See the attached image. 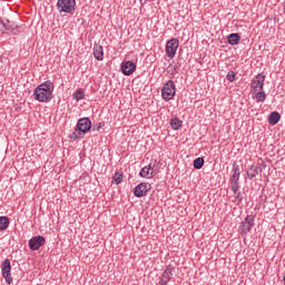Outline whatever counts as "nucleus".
Masks as SVG:
<instances>
[{"label":"nucleus","instance_id":"obj_1","mask_svg":"<svg viewBox=\"0 0 285 285\" xmlns=\"http://www.w3.org/2000/svg\"><path fill=\"white\" fill-rule=\"evenodd\" d=\"M52 92H55V83L47 80L35 89L33 98L40 104H49L52 101Z\"/></svg>","mask_w":285,"mask_h":285},{"label":"nucleus","instance_id":"obj_2","mask_svg":"<svg viewBox=\"0 0 285 285\" xmlns=\"http://www.w3.org/2000/svg\"><path fill=\"white\" fill-rule=\"evenodd\" d=\"M90 128H92V121L90 120V118L85 117L78 119L73 132L70 134V139H73V141H77V139H83V135H86V132H89Z\"/></svg>","mask_w":285,"mask_h":285},{"label":"nucleus","instance_id":"obj_3","mask_svg":"<svg viewBox=\"0 0 285 285\" xmlns=\"http://www.w3.org/2000/svg\"><path fill=\"white\" fill-rule=\"evenodd\" d=\"M57 10L60 14H75L77 10V0H58Z\"/></svg>","mask_w":285,"mask_h":285},{"label":"nucleus","instance_id":"obj_4","mask_svg":"<svg viewBox=\"0 0 285 285\" xmlns=\"http://www.w3.org/2000/svg\"><path fill=\"white\" fill-rule=\"evenodd\" d=\"M232 173L233 175L229 178L230 188L233 193H237L239 190V177H242L237 163L233 164Z\"/></svg>","mask_w":285,"mask_h":285},{"label":"nucleus","instance_id":"obj_5","mask_svg":"<svg viewBox=\"0 0 285 285\" xmlns=\"http://www.w3.org/2000/svg\"><path fill=\"white\" fill-rule=\"evenodd\" d=\"M176 87L175 82L173 80H168L161 89V97L165 99V101H170V99H174L176 95Z\"/></svg>","mask_w":285,"mask_h":285},{"label":"nucleus","instance_id":"obj_6","mask_svg":"<svg viewBox=\"0 0 285 285\" xmlns=\"http://www.w3.org/2000/svg\"><path fill=\"white\" fill-rule=\"evenodd\" d=\"M255 226V216L248 215L239 225L240 235H248L253 227Z\"/></svg>","mask_w":285,"mask_h":285},{"label":"nucleus","instance_id":"obj_7","mask_svg":"<svg viewBox=\"0 0 285 285\" xmlns=\"http://www.w3.org/2000/svg\"><path fill=\"white\" fill-rule=\"evenodd\" d=\"M179 48V40L177 38H173L166 42V55L170 59H175L177 55V49Z\"/></svg>","mask_w":285,"mask_h":285},{"label":"nucleus","instance_id":"obj_8","mask_svg":"<svg viewBox=\"0 0 285 285\" xmlns=\"http://www.w3.org/2000/svg\"><path fill=\"white\" fill-rule=\"evenodd\" d=\"M264 81H266V76H264L263 73H258L257 76H255L250 83L252 92H257V90H263Z\"/></svg>","mask_w":285,"mask_h":285},{"label":"nucleus","instance_id":"obj_9","mask_svg":"<svg viewBox=\"0 0 285 285\" xmlns=\"http://www.w3.org/2000/svg\"><path fill=\"white\" fill-rule=\"evenodd\" d=\"M120 70L125 77H130L137 70V65L130 60H124L120 65Z\"/></svg>","mask_w":285,"mask_h":285},{"label":"nucleus","instance_id":"obj_10","mask_svg":"<svg viewBox=\"0 0 285 285\" xmlns=\"http://www.w3.org/2000/svg\"><path fill=\"white\" fill-rule=\"evenodd\" d=\"M2 277H4L7 284H12V276L10 272L12 271V265L10 264V259H4L1 264Z\"/></svg>","mask_w":285,"mask_h":285},{"label":"nucleus","instance_id":"obj_11","mask_svg":"<svg viewBox=\"0 0 285 285\" xmlns=\"http://www.w3.org/2000/svg\"><path fill=\"white\" fill-rule=\"evenodd\" d=\"M41 246H46V238L43 236H33L29 239L30 250H39Z\"/></svg>","mask_w":285,"mask_h":285},{"label":"nucleus","instance_id":"obj_12","mask_svg":"<svg viewBox=\"0 0 285 285\" xmlns=\"http://www.w3.org/2000/svg\"><path fill=\"white\" fill-rule=\"evenodd\" d=\"M175 267L173 265H167L159 278V285H168V282L173 278V272Z\"/></svg>","mask_w":285,"mask_h":285},{"label":"nucleus","instance_id":"obj_13","mask_svg":"<svg viewBox=\"0 0 285 285\" xmlns=\"http://www.w3.org/2000/svg\"><path fill=\"white\" fill-rule=\"evenodd\" d=\"M151 186L148 183H140L134 188L135 197H146L148 195V190H150Z\"/></svg>","mask_w":285,"mask_h":285},{"label":"nucleus","instance_id":"obj_14","mask_svg":"<svg viewBox=\"0 0 285 285\" xmlns=\"http://www.w3.org/2000/svg\"><path fill=\"white\" fill-rule=\"evenodd\" d=\"M94 57L97 61H104V47L101 45H94Z\"/></svg>","mask_w":285,"mask_h":285},{"label":"nucleus","instance_id":"obj_15","mask_svg":"<svg viewBox=\"0 0 285 285\" xmlns=\"http://www.w3.org/2000/svg\"><path fill=\"white\" fill-rule=\"evenodd\" d=\"M252 95H254L256 104H263V101H266V92L264 91V89L252 91Z\"/></svg>","mask_w":285,"mask_h":285},{"label":"nucleus","instance_id":"obj_16","mask_svg":"<svg viewBox=\"0 0 285 285\" xmlns=\"http://www.w3.org/2000/svg\"><path fill=\"white\" fill-rule=\"evenodd\" d=\"M282 119V116L277 111H273L268 116V124L271 126H277L279 124V120Z\"/></svg>","mask_w":285,"mask_h":285},{"label":"nucleus","instance_id":"obj_17","mask_svg":"<svg viewBox=\"0 0 285 285\" xmlns=\"http://www.w3.org/2000/svg\"><path fill=\"white\" fill-rule=\"evenodd\" d=\"M239 41H242V36H239V33H230L227 37V42L229 46H237Z\"/></svg>","mask_w":285,"mask_h":285},{"label":"nucleus","instance_id":"obj_18","mask_svg":"<svg viewBox=\"0 0 285 285\" xmlns=\"http://www.w3.org/2000/svg\"><path fill=\"white\" fill-rule=\"evenodd\" d=\"M0 22L2 23V28H4V30H17V28H19V24L14 23L12 20H1Z\"/></svg>","mask_w":285,"mask_h":285},{"label":"nucleus","instance_id":"obj_19","mask_svg":"<svg viewBox=\"0 0 285 285\" xmlns=\"http://www.w3.org/2000/svg\"><path fill=\"white\" fill-rule=\"evenodd\" d=\"M169 124L173 130H179L184 126V122L178 117L171 118Z\"/></svg>","mask_w":285,"mask_h":285},{"label":"nucleus","instance_id":"obj_20","mask_svg":"<svg viewBox=\"0 0 285 285\" xmlns=\"http://www.w3.org/2000/svg\"><path fill=\"white\" fill-rule=\"evenodd\" d=\"M9 226H10V218H8V216H0V232L8 230Z\"/></svg>","mask_w":285,"mask_h":285},{"label":"nucleus","instance_id":"obj_21","mask_svg":"<svg viewBox=\"0 0 285 285\" xmlns=\"http://www.w3.org/2000/svg\"><path fill=\"white\" fill-rule=\"evenodd\" d=\"M259 175V170L257 169V166L252 165L247 170V177L248 179H254V177H257Z\"/></svg>","mask_w":285,"mask_h":285},{"label":"nucleus","instance_id":"obj_22","mask_svg":"<svg viewBox=\"0 0 285 285\" xmlns=\"http://www.w3.org/2000/svg\"><path fill=\"white\" fill-rule=\"evenodd\" d=\"M86 94L83 92V89H78L73 92L72 98L76 101H81V99H85Z\"/></svg>","mask_w":285,"mask_h":285},{"label":"nucleus","instance_id":"obj_23","mask_svg":"<svg viewBox=\"0 0 285 285\" xmlns=\"http://www.w3.org/2000/svg\"><path fill=\"white\" fill-rule=\"evenodd\" d=\"M139 175L146 179H151L150 178V165L142 167Z\"/></svg>","mask_w":285,"mask_h":285},{"label":"nucleus","instance_id":"obj_24","mask_svg":"<svg viewBox=\"0 0 285 285\" xmlns=\"http://www.w3.org/2000/svg\"><path fill=\"white\" fill-rule=\"evenodd\" d=\"M204 164H205L204 158L203 157H198V158H196L194 160V168L196 170H202V168H204Z\"/></svg>","mask_w":285,"mask_h":285},{"label":"nucleus","instance_id":"obj_25","mask_svg":"<svg viewBox=\"0 0 285 285\" xmlns=\"http://www.w3.org/2000/svg\"><path fill=\"white\" fill-rule=\"evenodd\" d=\"M112 181H115V184L117 186H119V184H121V181H124V174L122 173H116L112 177Z\"/></svg>","mask_w":285,"mask_h":285},{"label":"nucleus","instance_id":"obj_26","mask_svg":"<svg viewBox=\"0 0 285 285\" xmlns=\"http://www.w3.org/2000/svg\"><path fill=\"white\" fill-rule=\"evenodd\" d=\"M235 196V199H237L238 204H242V202H244V195L242 194V191L236 190V191H233Z\"/></svg>","mask_w":285,"mask_h":285},{"label":"nucleus","instance_id":"obj_27","mask_svg":"<svg viewBox=\"0 0 285 285\" xmlns=\"http://www.w3.org/2000/svg\"><path fill=\"white\" fill-rule=\"evenodd\" d=\"M235 77H237V75L235 73V71L230 70L227 72L226 79H227V81L233 82V81H235Z\"/></svg>","mask_w":285,"mask_h":285},{"label":"nucleus","instance_id":"obj_28","mask_svg":"<svg viewBox=\"0 0 285 285\" xmlns=\"http://www.w3.org/2000/svg\"><path fill=\"white\" fill-rule=\"evenodd\" d=\"M102 126H104L102 122H97L94 126L91 125L92 131L94 132H99V130L101 129Z\"/></svg>","mask_w":285,"mask_h":285},{"label":"nucleus","instance_id":"obj_29","mask_svg":"<svg viewBox=\"0 0 285 285\" xmlns=\"http://www.w3.org/2000/svg\"><path fill=\"white\" fill-rule=\"evenodd\" d=\"M150 169H149V177L153 179V177H155L156 173H155V164H149Z\"/></svg>","mask_w":285,"mask_h":285},{"label":"nucleus","instance_id":"obj_30","mask_svg":"<svg viewBox=\"0 0 285 285\" xmlns=\"http://www.w3.org/2000/svg\"><path fill=\"white\" fill-rule=\"evenodd\" d=\"M147 0H140L141 6H146Z\"/></svg>","mask_w":285,"mask_h":285},{"label":"nucleus","instance_id":"obj_31","mask_svg":"<svg viewBox=\"0 0 285 285\" xmlns=\"http://www.w3.org/2000/svg\"><path fill=\"white\" fill-rule=\"evenodd\" d=\"M283 8H284V10H285V0H284V2H283Z\"/></svg>","mask_w":285,"mask_h":285},{"label":"nucleus","instance_id":"obj_32","mask_svg":"<svg viewBox=\"0 0 285 285\" xmlns=\"http://www.w3.org/2000/svg\"><path fill=\"white\" fill-rule=\"evenodd\" d=\"M284 285H285V283H284Z\"/></svg>","mask_w":285,"mask_h":285}]
</instances>
